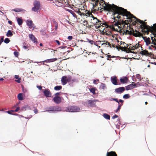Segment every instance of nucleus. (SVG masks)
Instances as JSON below:
<instances>
[{"label":"nucleus","instance_id":"62","mask_svg":"<svg viewBox=\"0 0 156 156\" xmlns=\"http://www.w3.org/2000/svg\"><path fill=\"white\" fill-rule=\"evenodd\" d=\"M83 23H84L87 24V21L85 20L83 21Z\"/></svg>","mask_w":156,"mask_h":156},{"label":"nucleus","instance_id":"43","mask_svg":"<svg viewBox=\"0 0 156 156\" xmlns=\"http://www.w3.org/2000/svg\"><path fill=\"white\" fill-rule=\"evenodd\" d=\"M106 45H108V46H109L110 47H111V44L108 42H106Z\"/></svg>","mask_w":156,"mask_h":156},{"label":"nucleus","instance_id":"24","mask_svg":"<svg viewBox=\"0 0 156 156\" xmlns=\"http://www.w3.org/2000/svg\"><path fill=\"white\" fill-rule=\"evenodd\" d=\"M17 21L19 25L20 26L23 23V20L20 18H18L17 19Z\"/></svg>","mask_w":156,"mask_h":156},{"label":"nucleus","instance_id":"49","mask_svg":"<svg viewBox=\"0 0 156 156\" xmlns=\"http://www.w3.org/2000/svg\"><path fill=\"white\" fill-rule=\"evenodd\" d=\"M114 101L118 103L119 104V101H118V99L117 98H115V99H114Z\"/></svg>","mask_w":156,"mask_h":156},{"label":"nucleus","instance_id":"61","mask_svg":"<svg viewBox=\"0 0 156 156\" xmlns=\"http://www.w3.org/2000/svg\"><path fill=\"white\" fill-rule=\"evenodd\" d=\"M8 23L10 24H12V22L10 21H8Z\"/></svg>","mask_w":156,"mask_h":156},{"label":"nucleus","instance_id":"51","mask_svg":"<svg viewBox=\"0 0 156 156\" xmlns=\"http://www.w3.org/2000/svg\"><path fill=\"white\" fill-rule=\"evenodd\" d=\"M118 116L117 115H115L114 116H113L112 118L113 119H114L115 118H117L118 117Z\"/></svg>","mask_w":156,"mask_h":156},{"label":"nucleus","instance_id":"10","mask_svg":"<svg viewBox=\"0 0 156 156\" xmlns=\"http://www.w3.org/2000/svg\"><path fill=\"white\" fill-rule=\"evenodd\" d=\"M125 90V88L123 87H121L115 89V91L118 93H121Z\"/></svg>","mask_w":156,"mask_h":156},{"label":"nucleus","instance_id":"23","mask_svg":"<svg viewBox=\"0 0 156 156\" xmlns=\"http://www.w3.org/2000/svg\"><path fill=\"white\" fill-rule=\"evenodd\" d=\"M67 11L72 15L73 17L76 18H77L76 14L73 11L70 9H69Z\"/></svg>","mask_w":156,"mask_h":156},{"label":"nucleus","instance_id":"15","mask_svg":"<svg viewBox=\"0 0 156 156\" xmlns=\"http://www.w3.org/2000/svg\"><path fill=\"white\" fill-rule=\"evenodd\" d=\"M61 82L62 84L63 85L66 84L67 83L66 77V76H63L61 79Z\"/></svg>","mask_w":156,"mask_h":156},{"label":"nucleus","instance_id":"18","mask_svg":"<svg viewBox=\"0 0 156 156\" xmlns=\"http://www.w3.org/2000/svg\"><path fill=\"white\" fill-rule=\"evenodd\" d=\"M143 39L146 43L147 45H148L150 44L151 42L150 38H147L146 37H144Z\"/></svg>","mask_w":156,"mask_h":156},{"label":"nucleus","instance_id":"34","mask_svg":"<svg viewBox=\"0 0 156 156\" xmlns=\"http://www.w3.org/2000/svg\"><path fill=\"white\" fill-rule=\"evenodd\" d=\"M54 108L55 107H49V108H48V110L46 111H52V112H54Z\"/></svg>","mask_w":156,"mask_h":156},{"label":"nucleus","instance_id":"37","mask_svg":"<svg viewBox=\"0 0 156 156\" xmlns=\"http://www.w3.org/2000/svg\"><path fill=\"white\" fill-rule=\"evenodd\" d=\"M129 48H130L131 50H134L136 49L135 46H130L129 47Z\"/></svg>","mask_w":156,"mask_h":156},{"label":"nucleus","instance_id":"45","mask_svg":"<svg viewBox=\"0 0 156 156\" xmlns=\"http://www.w3.org/2000/svg\"><path fill=\"white\" fill-rule=\"evenodd\" d=\"M73 38L72 36H69L68 37V39L69 40H71Z\"/></svg>","mask_w":156,"mask_h":156},{"label":"nucleus","instance_id":"42","mask_svg":"<svg viewBox=\"0 0 156 156\" xmlns=\"http://www.w3.org/2000/svg\"><path fill=\"white\" fill-rule=\"evenodd\" d=\"M27 106H24L22 108V110H25L27 109Z\"/></svg>","mask_w":156,"mask_h":156},{"label":"nucleus","instance_id":"63","mask_svg":"<svg viewBox=\"0 0 156 156\" xmlns=\"http://www.w3.org/2000/svg\"><path fill=\"white\" fill-rule=\"evenodd\" d=\"M106 42L105 43H103V44H102L101 45H103L104 46H105V45H106Z\"/></svg>","mask_w":156,"mask_h":156},{"label":"nucleus","instance_id":"38","mask_svg":"<svg viewBox=\"0 0 156 156\" xmlns=\"http://www.w3.org/2000/svg\"><path fill=\"white\" fill-rule=\"evenodd\" d=\"M121 105H120L119 104V105L118 106L117 109L115 111V112H117L118 111V110H119L120 109L121 107Z\"/></svg>","mask_w":156,"mask_h":156},{"label":"nucleus","instance_id":"53","mask_svg":"<svg viewBox=\"0 0 156 156\" xmlns=\"http://www.w3.org/2000/svg\"><path fill=\"white\" fill-rule=\"evenodd\" d=\"M55 41L56 42L58 45H60V43L58 41L56 40H55Z\"/></svg>","mask_w":156,"mask_h":156},{"label":"nucleus","instance_id":"50","mask_svg":"<svg viewBox=\"0 0 156 156\" xmlns=\"http://www.w3.org/2000/svg\"><path fill=\"white\" fill-rule=\"evenodd\" d=\"M34 112L35 114L37 113L38 112L37 110V109H35V108L34 109Z\"/></svg>","mask_w":156,"mask_h":156},{"label":"nucleus","instance_id":"64","mask_svg":"<svg viewBox=\"0 0 156 156\" xmlns=\"http://www.w3.org/2000/svg\"><path fill=\"white\" fill-rule=\"evenodd\" d=\"M96 80H94V81H93V83H94L96 84Z\"/></svg>","mask_w":156,"mask_h":156},{"label":"nucleus","instance_id":"52","mask_svg":"<svg viewBox=\"0 0 156 156\" xmlns=\"http://www.w3.org/2000/svg\"><path fill=\"white\" fill-rule=\"evenodd\" d=\"M55 30H56L57 28H58V24H55Z\"/></svg>","mask_w":156,"mask_h":156},{"label":"nucleus","instance_id":"29","mask_svg":"<svg viewBox=\"0 0 156 156\" xmlns=\"http://www.w3.org/2000/svg\"><path fill=\"white\" fill-rule=\"evenodd\" d=\"M62 87L61 86H57L54 87V89L56 90H61Z\"/></svg>","mask_w":156,"mask_h":156},{"label":"nucleus","instance_id":"28","mask_svg":"<svg viewBox=\"0 0 156 156\" xmlns=\"http://www.w3.org/2000/svg\"><path fill=\"white\" fill-rule=\"evenodd\" d=\"M103 117L107 119H110V116L106 113H105L103 115Z\"/></svg>","mask_w":156,"mask_h":156},{"label":"nucleus","instance_id":"22","mask_svg":"<svg viewBox=\"0 0 156 156\" xmlns=\"http://www.w3.org/2000/svg\"><path fill=\"white\" fill-rule=\"evenodd\" d=\"M12 10L13 11L16 12H21L25 11V10L23 9H12Z\"/></svg>","mask_w":156,"mask_h":156},{"label":"nucleus","instance_id":"48","mask_svg":"<svg viewBox=\"0 0 156 156\" xmlns=\"http://www.w3.org/2000/svg\"><path fill=\"white\" fill-rule=\"evenodd\" d=\"M60 94V93H55V97H58V96Z\"/></svg>","mask_w":156,"mask_h":156},{"label":"nucleus","instance_id":"4","mask_svg":"<svg viewBox=\"0 0 156 156\" xmlns=\"http://www.w3.org/2000/svg\"><path fill=\"white\" fill-rule=\"evenodd\" d=\"M80 110V108L76 106H72L67 108L66 111L69 112H76L79 111Z\"/></svg>","mask_w":156,"mask_h":156},{"label":"nucleus","instance_id":"30","mask_svg":"<svg viewBox=\"0 0 156 156\" xmlns=\"http://www.w3.org/2000/svg\"><path fill=\"white\" fill-rule=\"evenodd\" d=\"M90 91L93 94H95V88H91L90 90Z\"/></svg>","mask_w":156,"mask_h":156},{"label":"nucleus","instance_id":"59","mask_svg":"<svg viewBox=\"0 0 156 156\" xmlns=\"http://www.w3.org/2000/svg\"><path fill=\"white\" fill-rule=\"evenodd\" d=\"M1 41L2 42L3 41H4V37H2L1 38Z\"/></svg>","mask_w":156,"mask_h":156},{"label":"nucleus","instance_id":"31","mask_svg":"<svg viewBox=\"0 0 156 156\" xmlns=\"http://www.w3.org/2000/svg\"><path fill=\"white\" fill-rule=\"evenodd\" d=\"M61 110V108L59 107H55L54 111H60Z\"/></svg>","mask_w":156,"mask_h":156},{"label":"nucleus","instance_id":"8","mask_svg":"<svg viewBox=\"0 0 156 156\" xmlns=\"http://www.w3.org/2000/svg\"><path fill=\"white\" fill-rule=\"evenodd\" d=\"M130 34H132L133 36L136 37H140L141 36V34L138 31H137L136 30L135 32L134 30H132V31H130Z\"/></svg>","mask_w":156,"mask_h":156},{"label":"nucleus","instance_id":"1","mask_svg":"<svg viewBox=\"0 0 156 156\" xmlns=\"http://www.w3.org/2000/svg\"><path fill=\"white\" fill-rule=\"evenodd\" d=\"M100 0L102 1L101 2L103 3V2L104 4V5H102V6L105 10L113 12L115 15V14H117L118 15H121L123 16H126L127 19H129V21H131V22H133V23H139L141 24L140 25V27L142 28H147V26L145 23L137 18L131 14L129 12L127 11L126 9L117 6L114 4L111 5L108 4L105 2L103 0Z\"/></svg>","mask_w":156,"mask_h":156},{"label":"nucleus","instance_id":"6","mask_svg":"<svg viewBox=\"0 0 156 156\" xmlns=\"http://www.w3.org/2000/svg\"><path fill=\"white\" fill-rule=\"evenodd\" d=\"M27 25L30 28H33L34 30V24L33 23V22L31 20H27L26 22Z\"/></svg>","mask_w":156,"mask_h":156},{"label":"nucleus","instance_id":"57","mask_svg":"<svg viewBox=\"0 0 156 156\" xmlns=\"http://www.w3.org/2000/svg\"><path fill=\"white\" fill-rule=\"evenodd\" d=\"M23 48L25 49H27V46H23Z\"/></svg>","mask_w":156,"mask_h":156},{"label":"nucleus","instance_id":"35","mask_svg":"<svg viewBox=\"0 0 156 156\" xmlns=\"http://www.w3.org/2000/svg\"><path fill=\"white\" fill-rule=\"evenodd\" d=\"M87 41H88L89 43H90L91 44H92L94 43V41L92 40H90L88 39H87Z\"/></svg>","mask_w":156,"mask_h":156},{"label":"nucleus","instance_id":"12","mask_svg":"<svg viewBox=\"0 0 156 156\" xmlns=\"http://www.w3.org/2000/svg\"><path fill=\"white\" fill-rule=\"evenodd\" d=\"M29 37L30 39L34 43H37V39L35 37L34 35L32 34H29Z\"/></svg>","mask_w":156,"mask_h":156},{"label":"nucleus","instance_id":"32","mask_svg":"<svg viewBox=\"0 0 156 156\" xmlns=\"http://www.w3.org/2000/svg\"><path fill=\"white\" fill-rule=\"evenodd\" d=\"M100 87L103 90L106 89V88L105 84L103 83H101Z\"/></svg>","mask_w":156,"mask_h":156},{"label":"nucleus","instance_id":"7","mask_svg":"<svg viewBox=\"0 0 156 156\" xmlns=\"http://www.w3.org/2000/svg\"><path fill=\"white\" fill-rule=\"evenodd\" d=\"M120 24V23L119 22H115L114 25L110 26V28L112 29L113 30L118 31L117 28H115L114 26H117V28H118L120 30V27L119 26V25Z\"/></svg>","mask_w":156,"mask_h":156},{"label":"nucleus","instance_id":"25","mask_svg":"<svg viewBox=\"0 0 156 156\" xmlns=\"http://www.w3.org/2000/svg\"><path fill=\"white\" fill-rule=\"evenodd\" d=\"M131 89H133L136 87V85L135 83L132 82V83L129 85Z\"/></svg>","mask_w":156,"mask_h":156},{"label":"nucleus","instance_id":"21","mask_svg":"<svg viewBox=\"0 0 156 156\" xmlns=\"http://www.w3.org/2000/svg\"><path fill=\"white\" fill-rule=\"evenodd\" d=\"M57 60L56 58L44 60V62H53Z\"/></svg>","mask_w":156,"mask_h":156},{"label":"nucleus","instance_id":"5","mask_svg":"<svg viewBox=\"0 0 156 156\" xmlns=\"http://www.w3.org/2000/svg\"><path fill=\"white\" fill-rule=\"evenodd\" d=\"M97 101H98V100H89L87 101V103L84 104V105L87 106H90L91 107H93L95 105L96 102Z\"/></svg>","mask_w":156,"mask_h":156},{"label":"nucleus","instance_id":"19","mask_svg":"<svg viewBox=\"0 0 156 156\" xmlns=\"http://www.w3.org/2000/svg\"><path fill=\"white\" fill-rule=\"evenodd\" d=\"M106 156H117V155L115 152L111 151L107 152Z\"/></svg>","mask_w":156,"mask_h":156},{"label":"nucleus","instance_id":"2","mask_svg":"<svg viewBox=\"0 0 156 156\" xmlns=\"http://www.w3.org/2000/svg\"><path fill=\"white\" fill-rule=\"evenodd\" d=\"M90 17H91L92 19H91V23L95 26V27L97 29H99L101 26L103 27V25H104L105 26V27H107V26L106 23H102L96 17H94L93 16L90 15Z\"/></svg>","mask_w":156,"mask_h":156},{"label":"nucleus","instance_id":"47","mask_svg":"<svg viewBox=\"0 0 156 156\" xmlns=\"http://www.w3.org/2000/svg\"><path fill=\"white\" fill-rule=\"evenodd\" d=\"M107 57V59L108 60H110L109 59V58L111 57V56L110 55H108L106 56Z\"/></svg>","mask_w":156,"mask_h":156},{"label":"nucleus","instance_id":"3","mask_svg":"<svg viewBox=\"0 0 156 156\" xmlns=\"http://www.w3.org/2000/svg\"><path fill=\"white\" fill-rule=\"evenodd\" d=\"M34 7L31 9V10L34 12H37L40 8V4L39 1H35L33 3Z\"/></svg>","mask_w":156,"mask_h":156},{"label":"nucleus","instance_id":"16","mask_svg":"<svg viewBox=\"0 0 156 156\" xmlns=\"http://www.w3.org/2000/svg\"><path fill=\"white\" fill-rule=\"evenodd\" d=\"M120 82L122 83H125L127 82L128 79L126 77L121 78L120 79Z\"/></svg>","mask_w":156,"mask_h":156},{"label":"nucleus","instance_id":"20","mask_svg":"<svg viewBox=\"0 0 156 156\" xmlns=\"http://www.w3.org/2000/svg\"><path fill=\"white\" fill-rule=\"evenodd\" d=\"M14 78L17 80H15L18 83H20L21 82V79L19 77V76L17 75H15L14 76Z\"/></svg>","mask_w":156,"mask_h":156},{"label":"nucleus","instance_id":"14","mask_svg":"<svg viewBox=\"0 0 156 156\" xmlns=\"http://www.w3.org/2000/svg\"><path fill=\"white\" fill-rule=\"evenodd\" d=\"M111 80L112 83L114 85H117V82L116 79V77L115 76H114L111 77Z\"/></svg>","mask_w":156,"mask_h":156},{"label":"nucleus","instance_id":"36","mask_svg":"<svg viewBox=\"0 0 156 156\" xmlns=\"http://www.w3.org/2000/svg\"><path fill=\"white\" fill-rule=\"evenodd\" d=\"M10 40L8 38H5L4 41V42L6 44L10 42Z\"/></svg>","mask_w":156,"mask_h":156},{"label":"nucleus","instance_id":"41","mask_svg":"<svg viewBox=\"0 0 156 156\" xmlns=\"http://www.w3.org/2000/svg\"><path fill=\"white\" fill-rule=\"evenodd\" d=\"M14 55L16 57H17L18 55V53L17 51H15L14 52Z\"/></svg>","mask_w":156,"mask_h":156},{"label":"nucleus","instance_id":"13","mask_svg":"<svg viewBox=\"0 0 156 156\" xmlns=\"http://www.w3.org/2000/svg\"><path fill=\"white\" fill-rule=\"evenodd\" d=\"M53 99L54 102L56 104H59L61 101V99L59 97H55Z\"/></svg>","mask_w":156,"mask_h":156},{"label":"nucleus","instance_id":"54","mask_svg":"<svg viewBox=\"0 0 156 156\" xmlns=\"http://www.w3.org/2000/svg\"><path fill=\"white\" fill-rule=\"evenodd\" d=\"M136 49L139 47V44H136L135 45Z\"/></svg>","mask_w":156,"mask_h":156},{"label":"nucleus","instance_id":"46","mask_svg":"<svg viewBox=\"0 0 156 156\" xmlns=\"http://www.w3.org/2000/svg\"><path fill=\"white\" fill-rule=\"evenodd\" d=\"M37 87L39 89V90H41L42 89V87L41 86H37Z\"/></svg>","mask_w":156,"mask_h":156},{"label":"nucleus","instance_id":"26","mask_svg":"<svg viewBox=\"0 0 156 156\" xmlns=\"http://www.w3.org/2000/svg\"><path fill=\"white\" fill-rule=\"evenodd\" d=\"M12 35L13 34L12 32L10 30H9L6 34V36L8 37H9L12 36Z\"/></svg>","mask_w":156,"mask_h":156},{"label":"nucleus","instance_id":"33","mask_svg":"<svg viewBox=\"0 0 156 156\" xmlns=\"http://www.w3.org/2000/svg\"><path fill=\"white\" fill-rule=\"evenodd\" d=\"M130 97L129 95V94H126L124 95L123 96V98L126 99L129 98Z\"/></svg>","mask_w":156,"mask_h":156},{"label":"nucleus","instance_id":"39","mask_svg":"<svg viewBox=\"0 0 156 156\" xmlns=\"http://www.w3.org/2000/svg\"><path fill=\"white\" fill-rule=\"evenodd\" d=\"M125 87H126V90H131V89L130 88V87H129V85L127 86H126Z\"/></svg>","mask_w":156,"mask_h":156},{"label":"nucleus","instance_id":"44","mask_svg":"<svg viewBox=\"0 0 156 156\" xmlns=\"http://www.w3.org/2000/svg\"><path fill=\"white\" fill-rule=\"evenodd\" d=\"M40 32L41 33V34H42L43 35H44L45 34V33L44 31L41 30L40 31Z\"/></svg>","mask_w":156,"mask_h":156},{"label":"nucleus","instance_id":"58","mask_svg":"<svg viewBox=\"0 0 156 156\" xmlns=\"http://www.w3.org/2000/svg\"><path fill=\"white\" fill-rule=\"evenodd\" d=\"M153 27L156 30V24H153Z\"/></svg>","mask_w":156,"mask_h":156},{"label":"nucleus","instance_id":"11","mask_svg":"<svg viewBox=\"0 0 156 156\" xmlns=\"http://www.w3.org/2000/svg\"><path fill=\"white\" fill-rule=\"evenodd\" d=\"M140 53L142 55H144L146 56H150L151 55V53H149L146 50L141 51Z\"/></svg>","mask_w":156,"mask_h":156},{"label":"nucleus","instance_id":"17","mask_svg":"<svg viewBox=\"0 0 156 156\" xmlns=\"http://www.w3.org/2000/svg\"><path fill=\"white\" fill-rule=\"evenodd\" d=\"M44 95L47 97H50L51 96V94L50 91L48 90H45L44 91Z\"/></svg>","mask_w":156,"mask_h":156},{"label":"nucleus","instance_id":"27","mask_svg":"<svg viewBox=\"0 0 156 156\" xmlns=\"http://www.w3.org/2000/svg\"><path fill=\"white\" fill-rule=\"evenodd\" d=\"M18 99L20 100H22L23 99L22 94V93L19 94L17 96Z\"/></svg>","mask_w":156,"mask_h":156},{"label":"nucleus","instance_id":"55","mask_svg":"<svg viewBox=\"0 0 156 156\" xmlns=\"http://www.w3.org/2000/svg\"><path fill=\"white\" fill-rule=\"evenodd\" d=\"M11 111H7L6 112L9 114H12V113L11 112Z\"/></svg>","mask_w":156,"mask_h":156},{"label":"nucleus","instance_id":"56","mask_svg":"<svg viewBox=\"0 0 156 156\" xmlns=\"http://www.w3.org/2000/svg\"><path fill=\"white\" fill-rule=\"evenodd\" d=\"M53 21L55 25L58 24V23L55 20H53Z\"/></svg>","mask_w":156,"mask_h":156},{"label":"nucleus","instance_id":"9","mask_svg":"<svg viewBox=\"0 0 156 156\" xmlns=\"http://www.w3.org/2000/svg\"><path fill=\"white\" fill-rule=\"evenodd\" d=\"M75 12L77 13L78 14L80 15V16H82V15H84L85 16H90V15L92 16V14H91L89 12H87V13H82L79 10H78L75 11Z\"/></svg>","mask_w":156,"mask_h":156},{"label":"nucleus","instance_id":"60","mask_svg":"<svg viewBox=\"0 0 156 156\" xmlns=\"http://www.w3.org/2000/svg\"><path fill=\"white\" fill-rule=\"evenodd\" d=\"M119 102H121V103H123V100H121V99H120L119 100Z\"/></svg>","mask_w":156,"mask_h":156},{"label":"nucleus","instance_id":"40","mask_svg":"<svg viewBox=\"0 0 156 156\" xmlns=\"http://www.w3.org/2000/svg\"><path fill=\"white\" fill-rule=\"evenodd\" d=\"M20 109V107H17L16 108L15 110V111H13V110H11L12 112H13L14 111L15 112H17L18 111V110H19Z\"/></svg>","mask_w":156,"mask_h":156}]
</instances>
